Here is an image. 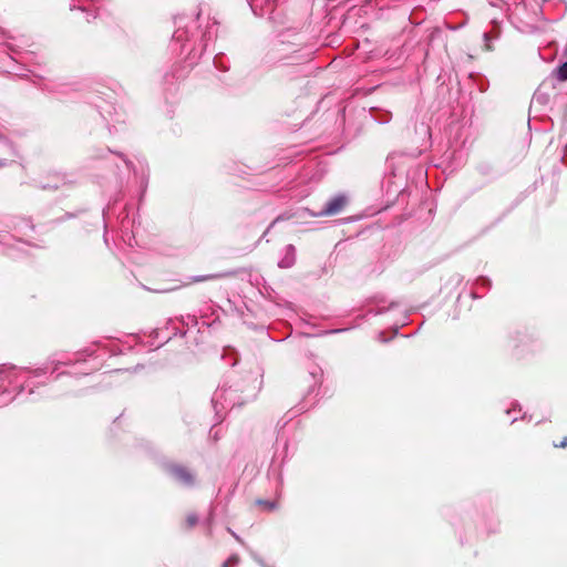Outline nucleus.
Instances as JSON below:
<instances>
[{"instance_id":"1","label":"nucleus","mask_w":567,"mask_h":567,"mask_svg":"<svg viewBox=\"0 0 567 567\" xmlns=\"http://www.w3.org/2000/svg\"><path fill=\"white\" fill-rule=\"evenodd\" d=\"M347 204V197L344 195H337L332 197L324 206V208L315 214V216H333L339 214Z\"/></svg>"},{"instance_id":"2","label":"nucleus","mask_w":567,"mask_h":567,"mask_svg":"<svg viewBox=\"0 0 567 567\" xmlns=\"http://www.w3.org/2000/svg\"><path fill=\"white\" fill-rule=\"evenodd\" d=\"M171 476L179 484L184 486H190L194 483V476L193 474L182 467V466H172L169 468Z\"/></svg>"},{"instance_id":"3","label":"nucleus","mask_w":567,"mask_h":567,"mask_svg":"<svg viewBox=\"0 0 567 567\" xmlns=\"http://www.w3.org/2000/svg\"><path fill=\"white\" fill-rule=\"evenodd\" d=\"M296 261V249L292 245L285 248V256L278 261L280 268H290Z\"/></svg>"},{"instance_id":"4","label":"nucleus","mask_w":567,"mask_h":567,"mask_svg":"<svg viewBox=\"0 0 567 567\" xmlns=\"http://www.w3.org/2000/svg\"><path fill=\"white\" fill-rule=\"evenodd\" d=\"M0 155L14 156L16 150L13 145L0 134Z\"/></svg>"},{"instance_id":"5","label":"nucleus","mask_w":567,"mask_h":567,"mask_svg":"<svg viewBox=\"0 0 567 567\" xmlns=\"http://www.w3.org/2000/svg\"><path fill=\"white\" fill-rule=\"evenodd\" d=\"M556 79L560 82H564L567 80V61L559 65L553 73Z\"/></svg>"},{"instance_id":"6","label":"nucleus","mask_w":567,"mask_h":567,"mask_svg":"<svg viewBox=\"0 0 567 567\" xmlns=\"http://www.w3.org/2000/svg\"><path fill=\"white\" fill-rule=\"evenodd\" d=\"M239 561V558L237 555H233L230 556L224 564L221 567H235Z\"/></svg>"},{"instance_id":"7","label":"nucleus","mask_w":567,"mask_h":567,"mask_svg":"<svg viewBox=\"0 0 567 567\" xmlns=\"http://www.w3.org/2000/svg\"><path fill=\"white\" fill-rule=\"evenodd\" d=\"M258 504L262 505L268 511H274L277 508V505L275 502L269 501H258Z\"/></svg>"},{"instance_id":"8","label":"nucleus","mask_w":567,"mask_h":567,"mask_svg":"<svg viewBox=\"0 0 567 567\" xmlns=\"http://www.w3.org/2000/svg\"><path fill=\"white\" fill-rule=\"evenodd\" d=\"M186 522L188 524L189 527H193L197 524L198 522V517L196 514H188L187 517H186Z\"/></svg>"},{"instance_id":"9","label":"nucleus","mask_w":567,"mask_h":567,"mask_svg":"<svg viewBox=\"0 0 567 567\" xmlns=\"http://www.w3.org/2000/svg\"><path fill=\"white\" fill-rule=\"evenodd\" d=\"M534 101H537V102H540V103H545L546 102V97L542 93L537 92L534 95Z\"/></svg>"},{"instance_id":"10","label":"nucleus","mask_w":567,"mask_h":567,"mask_svg":"<svg viewBox=\"0 0 567 567\" xmlns=\"http://www.w3.org/2000/svg\"><path fill=\"white\" fill-rule=\"evenodd\" d=\"M8 161L6 158H0V167L7 166Z\"/></svg>"},{"instance_id":"11","label":"nucleus","mask_w":567,"mask_h":567,"mask_svg":"<svg viewBox=\"0 0 567 567\" xmlns=\"http://www.w3.org/2000/svg\"><path fill=\"white\" fill-rule=\"evenodd\" d=\"M558 446L566 447L567 446V437H565Z\"/></svg>"},{"instance_id":"12","label":"nucleus","mask_w":567,"mask_h":567,"mask_svg":"<svg viewBox=\"0 0 567 567\" xmlns=\"http://www.w3.org/2000/svg\"><path fill=\"white\" fill-rule=\"evenodd\" d=\"M218 392L215 393L214 398H213V403L216 404L217 403V400H218Z\"/></svg>"},{"instance_id":"13","label":"nucleus","mask_w":567,"mask_h":567,"mask_svg":"<svg viewBox=\"0 0 567 567\" xmlns=\"http://www.w3.org/2000/svg\"><path fill=\"white\" fill-rule=\"evenodd\" d=\"M205 279H206L205 277H196V278L194 279V281H203V280H205Z\"/></svg>"},{"instance_id":"14","label":"nucleus","mask_w":567,"mask_h":567,"mask_svg":"<svg viewBox=\"0 0 567 567\" xmlns=\"http://www.w3.org/2000/svg\"><path fill=\"white\" fill-rule=\"evenodd\" d=\"M230 532V534L237 539L240 542V538L238 537V535H236L234 532H231L230 529H228Z\"/></svg>"},{"instance_id":"15","label":"nucleus","mask_w":567,"mask_h":567,"mask_svg":"<svg viewBox=\"0 0 567 567\" xmlns=\"http://www.w3.org/2000/svg\"><path fill=\"white\" fill-rule=\"evenodd\" d=\"M483 37H484V40H485L486 42L489 40V35H488V33H484V35H483Z\"/></svg>"},{"instance_id":"16","label":"nucleus","mask_w":567,"mask_h":567,"mask_svg":"<svg viewBox=\"0 0 567 567\" xmlns=\"http://www.w3.org/2000/svg\"><path fill=\"white\" fill-rule=\"evenodd\" d=\"M516 409L520 410L519 405L515 403V404L513 405V410H516Z\"/></svg>"},{"instance_id":"17","label":"nucleus","mask_w":567,"mask_h":567,"mask_svg":"<svg viewBox=\"0 0 567 567\" xmlns=\"http://www.w3.org/2000/svg\"><path fill=\"white\" fill-rule=\"evenodd\" d=\"M258 563H259V565L265 567V565H264V563L261 560L258 559Z\"/></svg>"}]
</instances>
